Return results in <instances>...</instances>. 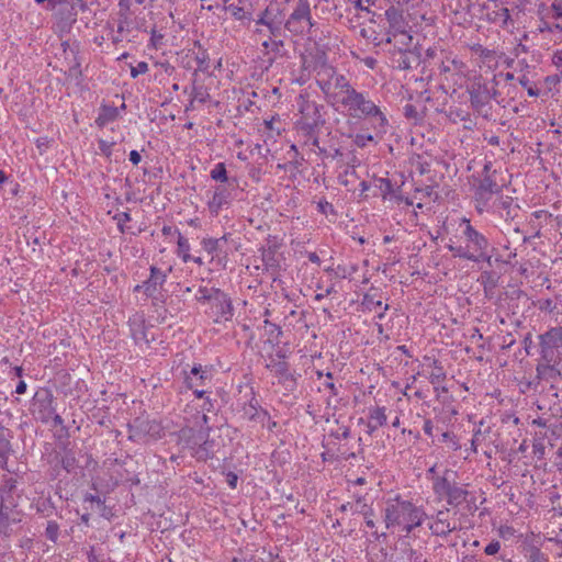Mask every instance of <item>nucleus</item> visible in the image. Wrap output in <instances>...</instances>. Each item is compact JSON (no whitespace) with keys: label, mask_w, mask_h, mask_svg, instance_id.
Returning <instances> with one entry per match:
<instances>
[{"label":"nucleus","mask_w":562,"mask_h":562,"mask_svg":"<svg viewBox=\"0 0 562 562\" xmlns=\"http://www.w3.org/2000/svg\"><path fill=\"white\" fill-rule=\"evenodd\" d=\"M317 211L323 214V215H333V216H336L337 215V212L334 207V205L328 202L326 199H321L318 202H317Z\"/></svg>","instance_id":"e2e57ef3"},{"label":"nucleus","mask_w":562,"mask_h":562,"mask_svg":"<svg viewBox=\"0 0 562 562\" xmlns=\"http://www.w3.org/2000/svg\"><path fill=\"white\" fill-rule=\"evenodd\" d=\"M436 442L447 443L452 451L461 449L459 439L452 431H441L440 435L436 437Z\"/></svg>","instance_id":"49530a36"},{"label":"nucleus","mask_w":562,"mask_h":562,"mask_svg":"<svg viewBox=\"0 0 562 562\" xmlns=\"http://www.w3.org/2000/svg\"><path fill=\"white\" fill-rule=\"evenodd\" d=\"M539 14L540 21L537 27V31L539 33H562V24L549 22V19H551L549 10H547L544 14H542L541 11H539Z\"/></svg>","instance_id":"a19ab883"},{"label":"nucleus","mask_w":562,"mask_h":562,"mask_svg":"<svg viewBox=\"0 0 562 562\" xmlns=\"http://www.w3.org/2000/svg\"><path fill=\"white\" fill-rule=\"evenodd\" d=\"M362 305L364 310L373 311L375 308H382V311L378 314V318L382 319L385 315V312L389 310V305H383L381 300H375L374 296L370 293H366L362 299Z\"/></svg>","instance_id":"37998d69"},{"label":"nucleus","mask_w":562,"mask_h":562,"mask_svg":"<svg viewBox=\"0 0 562 562\" xmlns=\"http://www.w3.org/2000/svg\"><path fill=\"white\" fill-rule=\"evenodd\" d=\"M271 20H277V14H272V9L270 7H267L263 11H261L257 19H254L255 23L257 25L266 26L268 25Z\"/></svg>","instance_id":"680f3d73"},{"label":"nucleus","mask_w":562,"mask_h":562,"mask_svg":"<svg viewBox=\"0 0 562 562\" xmlns=\"http://www.w3.org/2000/svg\"><path fill=\"white\" fill-rule=\"evenodd\" d=\"M353 512L359 513L363 516L367 527L371 529L375 527V522L373 520L374 509L372 508L371 505L364 502L363 496H359L357 498Z\"/></svg>","instance_id":"4c0bfd02"},{"label":"nucleus","mask_w":562,"mask_h":562,"mask_svg":"<svg viewBox=\"0 0 562 562\" xmlns=\"http://www.w3.org/2000/svg\"><path fill=\"white\" fill-rule=\"evenodd\" d=\"M387 423L386 407L374 406L368 408L367 434L372 436L380 427Z\"/></svg>","instance_id":"393cba45"},{"label":"nucleus","mask_w":562,"mask_h":562,"mask_svg":"<svg viewBox=\"0 0 562 562\" xmlns=\"http://www.w3.org/2000/svg\"><path fill=\"white\" fill-rule=\"evenodd\" d=\"M472 49L484 60H490L496 56L494 49L483 47L481 44H476Z\"/></svg>","instance_id":"774afa93"},{"label":"nucleus","mask_w":562,"mask_h":562,"mask_svg":"<svg viewBox=\"0 0 562 562\" xmlns=\"http://www.w3.org/2000/svg\"><path fill=\"white\" fill-rule=\"evenodd\" d=\"M297 124L300 125V131L307 138L318 134V131L321 128V126H318L317 123H311L310 121L304 120H301L300 122H297Z\"/></svg>","instance_id":"bf43d9fd"},{"label":"nucleus","mask_w":562,"mask_h":562,"mask_svg":"<svg viewBox=\"0 0 562 562\" xmlns=\"http://www.w3.org/2000/svg\"><path fill=\"white\" fill-rule=\"evenodd\" d=\"M183 384L187 389L205 386L212 380V367L194 363L190 370H182Z\"/></svg>","instance_id":"4468645a"},{"label":"nucleus","mask_w":562,"mask_h":562,"mask_svg":"<svg viewBox=\"0 0 562 562\" xmlns=\"http://www.w3.org/2000/svg\"><path fill=\"white\" fill-rule=\"evenodd\" d=\"M383 513L386 529L393 530L398 528L406 535L420 527L425 519L428 518L423 506H417L412 501L402 498L401 495L389 498L385 502Z\"/></svg>","instance_id":"f257e3e1"},{"label":"nucleus","mask_w":562,"mask_h":562,"mask_svg":"<svg viewBox=\"0 0 562 562\" xmlns=\"http://www.w3.org/2000/svg\"><path fill=\"white\" fill-rule=\"evenodd\" d=\"M175 232H177V235H178L177 255H178V257H180L182 259L183 262H190L191 259H193V256L190 255L191 247H190L189 240L182 236V234L180 233L179 229H176Z\"/></svg>","instance_id":"a18cd8bd"},{"label":"nucleus","mask_w":562,"mask_h":562,"mask_svg":"<svg viewBox=\"0 0 562 562\" xmlns=\"http://www.w3.org/2000/svg\"><path fill=\"white\" fill-rule=\"evenodd\" d=\"M56 25L61 32L69 33L77 22L78 12L69 1L67 4L58 8L53 14Z\"/></svg>","instance_id":"412c9836"},{"label":"nucleus","mask_w":562,"mask_h":562,"mask_svg":"<svg viewBox=\"0 0 562 562\" xmlns=\"http://www.w3.org/2000/svg\"><path fill=\"white\" fill-rule=\"evenodd\" d=\"M210 177L212 180L220 181L221 183H231L226 170V165L224 162L215 164L213 169L210 171Z\"/></svg>","instance_id":"09e8293b"},{"label":"nucleus","mask_w":562,"mask_h":562,"mask_svg":"<svg viewBox=\"0 0 562 562\" xmlns=\"http://www.w3.org/2000/svg\"><path fill=\"white\" fill-rule=\"evenodd\" d=\"M149 34H150V38H149L148 47L153 48V49L160 48L164 45V38H165V33L162 32V27L158 30L157 26L154 25L150 29Z\"/></svg>","instance_id":"603ef678"},{"label":"nucleus","mask_w":562,"mask_h":562,"mask_svg":"<svg viewBox=\"0 0 562 562\" xmlns=\"http://www.w3.org/2000/svg\"><path fill=\"white\" fill-rule=\"evenodd\" d=\"M195 79H193L192 89H191V98L194 101H198L200 103H205L210 99V93L203 86H196Z\"/></svg>","instance_id":"6e6d98bb"},{"label":"nucleus","mask_w":562,"mask_h":562,"mask_svg":"<svg viewBox=\"0 0 562 562\" xmlns=\"http://www.w3.org/2000/svg\"><path fill=\"white\" fill-rule=\"evenodd\" d=\"M18 479L4 474L0 481V504L19 505L21 492L18 487Z\"/></svg>","instance_id":"a211bd4d"},{"label":"nucleus","mask_w":562,"mask_h":562,"mask_svg":"<svg viewBox=\"0 0 562 562\" xmlns=\"http://www.w3.org/2000/svg\"><path fill=\"white\" fill-rule=\"evenodd\" d=\"M350 437V427L349 426H340L337 430H330L328 432V438L334 440L347 439Z\"/></svg>","instance_id":"69168bd1"},{"label":"nucleus","mask_w":562,"mask_h":562,"mask_svg":"<svg viewBox=\"0 0 562 562\" xmlns=\"http://www.w3.org/2000/svg\"><path fill=\"white\" fill-rule=\"evenodd\" d=\"M495 247L492 245V248L488 250H482L477 255H475L473 258H471L469 261L474 263H485L488 268H493L494 265V251Z\"/></svg>","instance_id":"de8ad7c7"},{"label":"nucleus","mask_w":562,"mask_h":562,"mask_svg":"<svg viewBox=\"0 0 562 562\" xmlns=\"http://www.w3.org/2000/svg\"><path fill=\"white\" fill-rule=\"evenodd\" d=\"M224 10L228 11L232 18L235 21H238L243 26L248 27L250 23L254 21V10L249 9L248 7H244L238 3H231L228 5H224Z\"/></svg>","instance_id":"cd10ccee"},{"label":"nucleus","mask_w":562,"mask_h":562,"mask_svg":"<svg viewBox=\"0 0 562 562\" xmlns=\"http://www.w3.org/2000/svg\"><path fill=\"white\" fill-rule=\"evenodd\" d=\"M59 532H60V527H59L58 522L55 520H48L45 531H44V537L47 540L52 541L53 543H57L58 538H59Z\"/></svg>","instance_id":"5fc2aeb1"},{"label":"nucleus","mask_w":562,"mask_h":562,"mask_svg":"<svg viewBox=\"0 0 562 562\" xmlns=\"http://www.w3.org/2000/svg\"><path fill=\"white\" fill-rule=\"evenodd\" d=\"M57 403L53 392L47 387H40L30 405V412L35 420L42 424L53 423L54 427L63 426L64 419L57 413Z\"/></svg>","instance_id":"423d86ee"},{"label":"nucleus","mask_w":562,"mask_h":562,"mask_svg":"<svg viewBox=\"0 0 562 562\" xmlns=\"http://www.w3.org/2000/svg\"><path fill=\"white\" fill-rule=\"evenodd\" d=\"M318 86H319L321 90L325 93L326 100L330 104H333V105L338 104L337 103V99H339L338 94L336 92H331L330 91V88L333 86V81L331 80L318 81Z\"/></svg>","instance_id":"13d9d810"},{"label":"nucleus","mask_w":562,"mask_h":562,"mask_svg":"<svg viewBox=\"0 0 562 562\" xmlns=\"http://www.w3.org/2000/svg\"><path fill=\"white\" fill-rule=\"evenodd\" d=\"M431 366H432V371L429 374L428 379H429V382L434 386V391L436 393H438L439 384L446 380L447 374H446L443 366L441 364V362L438 359H434Z\"/></svg>","instance_id":"ea45409f"},{"label":"nucleus","mask_w":562,"mask_h":562,"mask_svg":"<svg viewBox=\"0 0 562 562\" xmlns=\"http://www.w3.org/2000/svg\"><path fill=\"white\" fill-rule=\"evenodd\" d=\"M262 263L268 271H277L280 268L279 260L277 258V246L261 247Z\"/></svg>","instance_id":"72a5a7b5"},{"label":"nucleus","mask_w":562,"mask_h":562,"mask_svg":"<svg viewBox=\"0 0 562 562\" xmlns=\"http://www.w3.org/2000/svg\"><path fill=\"white\" fill-rule=\"evenodd\" d=\"M385 19L389 23L387 37L386 43H391V36H396L397 34H402L406 32L407 22L404 18V7H398L395 3H392L385 10Z\"/></svg>","instance_id":"2eb2a0df"},{"label":"nucleus","mask_w":562,"mask_h":562,"mask_svg":"<svg viewBox=\"0 0 562 562\" xmlns=\"http://www.w3.org/2000/svg\"><path fill=\"white\" fill-rule=\"evenodd\" d=\"M420 63V54L417 49H406L401 52V56L397 59V67L402 70H407L413 68V65H418Z\"/></svg>","instance_id":"e433bc0d"},{"label":"nucleus","mask_w":562,"mask_h":562,"mask_svg":"<svg viewBox=\"0 0 562 562\" xmlns=\"http://www.w3.org/2000/svg\"><path fill=\"white\" fill-rule=\"evenodd\" d=\"M233 183H221L215 187L212 199L209 201L207 206L213 215H218L223 207H227L234 199Z\"/></svg>","instance_id":"f3484780"},{"label":"nucleus","mask_w":562,"mask_h":562,"mask_svg":"<svg viewBox=\"0 0 562 562\" xmlns=\"http://www.w3.org/2000/svg\"><path fill=\"white\" fill-rule=\"evenodd\" d=\"M423 430L427 437H429L432 441V443H436V437L435 430L439 431V427H435L434 420L431 418H425Z\"/></svg>","instance_id":"0e129e2a"},{"label":"nucleus","mask_w":562,"mask_h":562,"mask_svg":"<svg viewBox=\"0 0 562 562\" xmlns=\"http://www.w3.org/2000/svg\"><path fill=\"white\" fill-rule=\"evenodd\" d=\"M119 109H115L113 104L102 103L98 110V116L94 120V124L98 128H104L106 125L117 121Z\"/></svg>","instance_id":"bb28decb"},{"label":"nucleus","mask_w":562,"mask_h":562,"mask_svg":"<svg viewBox=\"0 0 562 562\" xmlns=\"http://www.w3.org/2000/svg\"><path fill=\"white\" fill-rule=\"evenodd\" d=\"M127 325L132 339L136 345L142 342L149 345L150 340L147 337V325L145 315L142 312H136L128 317Z\"/></svg>","instance_id":"6ab92c4d"},{"label":"nucleus","mask_w":562,"mask_h":562,"mask_svg":"<svg viewBox=\"0 0 562 562\" xmlns=\"http://www.w3.org/2000/svg\"><path fill=\"white\" fill-rule=\"evenodd\" d=\"M554 362L543 361V363H538L536 367L537 378L539 380L546 381H554L560 375L561 372L553 364Z\"/></svg>","instance_id":"c9c22d12"},{"label":"nucleus","mask_w":562,"mask_h":562,"mask_svg":"<svg viewBox=\"0 0 562 562\" xmlns=\"http://www.w3.org/2000/svg\"><path fill=\"white\" fill-rule=\"evenodd\" d=\"M469 495V491L464 488L460 484H454V486L448 491L447 495L443 497L446 499L447 504L451 507H458L463 502L467 501V497Z\"/></svg>","instance_id":"473e14b6"},{"label":"nucleus","mask_w":562,"mask_h":562,"mask_svg":"<svg viewBox=\"0 0 562 562\" xmlns=\"http://www.w3.org/2000/svg\"><path fill=\"white\" fill-rule=\"evenodd\" d=\"M501 192V187L497 184L493 176L482 177L474 189V200L477 203L476 210L481 213L488 204L493 194Z\"/></svg>","instance_id":"ddd939ff"},{"label":"nucleus","mask_w":562,"mask_h":562,"mask_svg":"<svg viewBox=\"0 0 562 562\" xmlns=\"http://www.w3.org/2000/svg\"><path fill=\"white\" fill-rule=\"evenodd\" d=\"M375 187L381 191V196L386 200L394 194L393 183L389 178H376L374 180Z\"/></svg>","instance_id":"3c124183"},{"label":"nucleus","mask_w":562,"mask_h":562,"mask_svg":"<svg viewBox=\"0 0 562 562\" xmlns=\"http://www.w3.org/2000/svg\"><path fill=\"white\" fill-rule=\"evenodd\" d=\"M314 25L308 0H297L293 12L284 22V29L292 35H302L307 26Z\"/></svg>","instance_id":"6e6552de"},{"label":"nucleus","mask_w":562,"mask_h":562,"mask_svg":"<svg viewBox=\"0 0 562 562\" xmlns=\"http://www.w3.org/2000/svg\"><path fill=\"white\" fill-rule=\"evenodd\" d=\"M212 427L195 428L186 426L178 434V443L182 450L189 451L190 456L199 462H205L214 458L215 441L210 438Z\"/></svg>","instance_id":"20e7f679"},{"label":"nucleus","mask_w":562,"mask_h":562,"mask_svg":"<svg viewBox=\"0 0 562 562\" xmlns=\"http://www.w3.org/2000/svg\"><path fill=\"white\" fill-rule=\"evenodd\" d=\"M499 278L501 276L492 269L483 270L479 278V282L485 291L493 290L497 286Z\"/></svg>","instance_id":"c03bdc74"},{"label":"nucleus","mask_w":562,"mask_h":562,"mask_svg":"<svg viewBox=\"0 0 562 562\" xmlns=\"http://www.w3.org/2000/svg\"><path fill=\"white\" fill-rule=\"evenodd\" d=\"M498 205L502 210L506 212L505 220H514L518 216V212L520 206L518 203H515L514 198L505 195L501 196L498 200Z\"/></svg>","instance_id":"79ce46f5"},{"label":"nucleus","mask_w":562,"mask_h":562,"mask_svg":"<svg viewBox=\"0 0 562 562\" xmlns=\"http://www.w3.org/2000/svg\"><path fill=\"white\" fill-rule=\"evenodd\" d=\"M250 394L251 396L249 401L243 404V417L254 423L255 419H258L259 416L257 415L262 409V407L259 401L256 398V393L254 389H251Z\"/></svg>","instance_id":"f704fd0d"},{"label":"nucleus","mask_w":562,"mask_h":562,"mask_svg":"<svg viewBox=\"0 0 562 562\" xmlns=\"http://www.w3.org/2000/svg\"><path fill=\"white\" fill-rule=\"evenodd\" d=\"M539 353L542 361L562 360V326H553L538 336Z\"/></svg>","instance_id":"0eeeda50"},{"label":"nucleus","mask_w":562,"mask_h":562,"mask_svg":"<svg viewBox=\"0 0 562 562\" xmlns=\"http://www.w3.org/2000/svg\"><path fill=\"white\" fill-rule=\"evenodd\" d=\"M266 27L268 29L270 38L283 37L285 35L286 30L284 29V24L282 25L281 20H271Z\"/></svg>","instance_id":"4d7b16f0"},{"label":"nucleus","mask_w":562,"mask_h":562,"mask_svg":"<svg viewBox=\"0 0 562 562\" xmlns=\"http://www.w3.org/2000/svg\"><path fill=\"white\" fill-rule=\"evenodd\" d=\"M528 562H549L548 557L537 547L529 549Z\"/></svg>","instance_id":"338daca9"},{"label":"nucleus","mask_w":562,"mask_h":562,"mask_svg":"<svg viewBox=\"0 0 562 562\" xmlns=\"http://www.w3.org/2000/svg\"><path fill=\"white\" fill-rule=\"evenodd\" d=\"M266 368L279 378V383H281L285 390L293 392L296 389L297 378L290 371V366L286 361H277L273 357H270V363H268Z\"/></svg>","instance_id":"dca6fc26"},{"label":"nucleus","mask_w":562,"mask_h":562,"mask_svg":"<svg viewBox=\"0 0 562 562\" xmlns=\"http://www.w3.org/2000/svg\"><path fill=\"white\" fill-rule=\"evenodd\" d=\"M83 508L86 510L97 512L102 518L111 520L113 517L112 507L105 504V497L101 498L98 495L86 493L82 497Z\"/></svg>","instance_id":"5701e85b"},{"label":"nucleus","mask_w":562,"mask_h":562,"mask_svg":"<svg viewBox=\"0 0 562 562\" xmlns=\"http://www.w3.org/2000/svg\"><path fill=\"white\" fill-rule=\"evenodd\" d=\"M448 509H440L431 518L434 521L429 524L428 528L434 536L447 537L452 531L457 530V526L452 525L447 518Z\"/></svg>","instance_id":"b1692460"},{"label":"nucleus","mask_w":562,"mask_h":562,"mask_svg":"<svg viewBox=\"0 0 562 562\" xmlns=\"http://www.w3.org/2000/svg\"><path fill=\"white\" fill-rule=\"evenodd\" d=\"M457 479V472L451 469H445L441 475H432V492L438 499H443L448 491H450Z\"/></svg>","instance_id":"aec40b11"},{"label":"nucleus","mask_w":562,"mask_h":562,"mask_svg":"<svg viewBox=\"0 0 562 562\" xmlns=\"http://www.w3.org/2000/svg\"><path fill=\"white\" fill-rule=\"evenodd\" d=\"M48 463H57V465H60L66 473H72L77 468L78 461L72 450L64 449L63 453L57 451L52 453L49 456Z\"/></svg>","instance_id":"a878e982"},{"label":"nucleus","mask_w":562,"mask_h":562,"mask_svg":"<svg viewBox=\"0 0 562 562\" xmlns=\"http://www.w3.org/2000/svg\"><path fill=\"white\" fill-rule=\"evenodd\" d=\"M128 440L139 442L146 437L160 438L161 425L147 417L138 416L127 424Z\"/></svg>","instance_id":"1a4fd4ad"},{"label":"nucleus","mask_w":562,"mask_h":562,"mask_svg":"<svg viewBox=\"0 0 562 562\" xmlns=\"http://www.w3.org/2000/svg\"><path fill=\"white\" fill-rule=\"evenodd\" d=\"M482 9L486 11L485 20L488 23L497 24L502 29H507L513 24L509 9L503 0H487V3H484Z\"/></svg>","instance_id":"f8f14e48"},{"label":"nucleus","mask_w":562,"mask_h":562,"mask_svg":"<svg viewBox=\"0 0 562 562\" xmlns=\"http://www.w3.org/2000/svg\"><path fill=\"white\" fill-rule=\"evenodd\" d=\"M32 507L35 509L36 514L41 517L48 518L56 514V505L50 495H40L34 498L32 503Z\"/></svg>","instance_id":"c85d7f7f"},{"label":"nucleus","mask_w":562,"mask_h":562,"mask_svg":"<svg viewBox=\"0 0 562 562\" xmlns=\"http://www.w3.org/2000/svg\"><path fill=\"white\" fill-rule=\"evenodd\" d=\"M23 512L19 505L0 504V536L10 538L22 522Z\"/></svg>","instance_id":"9d476101"},{"label":"nucleus","mask_w":562,"mask_h":562,"mask_svg":"<svg viewBox=\"0 0 562 562\" xmlns=\"http://www.w3.org/2000/svg\"><path fill=\"white\" fill-rule=\"evenodd\" d=\"M114 145H115V142H109V140H105L102 138L99 139L98 148H99L100 155L104 156L109 161H112Z\"/></svg>","instance_id":"052dcab7"},{"label":"nucleus","mask_w":562,"mask_h":562,"mask_svg":"<svg viewBox=\"0 0 562 562\" xmlns=\"http://www.w3.org/2000/svg\"><path fill=\"white\" fill-rule=\"evenodd\" d=\"M195 301L201 305H206L204 313L215 324L231 322L235 314L232 297L228 293L215 286H199Z\"/></svg>","instance_id":"7ed1b4c3"},{"label":"nucleus","mask_w":562,"mask_h":562,"mask_svg":"<svg viewBox=\"0 0 562 562\" xmlns=\"http://www.w3.org/2000/svg\"><path fill=\"white\" fill-rule=\"evenodd\" d=\"M12 431L0 424V467L4 468L8 463L10 453L12 452L11 439Z\"/></svg>","instance_id":"7c9ffc66"},{"label":"nucleus","mask_w":562,"mask_h":562,"mask_svg":"<svg viewBox=\"0 0 562 562\" xmlns=\"http://www.w3.org/2000/svg\"><path fill=\"white\" fill-rule=\"evenodd\" d=\"M470 103L474 111L487 119L491 114L492 105L488 102V85L481 81L473 82L469 88Z\"/></svg>","instance_id":"9b49d317"},{"label":"nucleus","mask_w":562,"mask_h":562,"mask_svg":"<svg viewBox=\"0 0 562 562\" xmlns=\"http://www.w3.org/2000/svg\"><path fill=\"white\" fill-rule=\"evenodd\" d=\"M323 105L317 104L316 102L307 101L301 109L304 121H310L311 123H317L318 126H323L325 124V119L323 117L322 110Z\"/></svg>","instance_id":"c756f323"},{"label":"nucleus","mask_w":562,"mask_h":562,"mask_svg":"<svg viewBox=\"0 0 562 562\" xmlns=\"http://www.w3.org/2000/svg\"><path fill=\"white\" fill-rule=\"evenodd\" d=\"M459 227L461 228L460 239L464 245L448 244L446 248L452 254V257L469 261L480 251L492 248L488 238L479 232L469 218H461Z\"/></svg>","instance_id":"39448f33"},{"label":"nucleus","mask_w":562,"mask_h":562,"mask_svg":"<svg viewBox=\"0 0 562 562\" xmlns=\"http://www.w3.org/2000/svg\"><path fill=\"white\" fill-rule=\"evenodd\" d=\"M221 240L226 241L227 240L226 235H224L221 238H212V237L203 238L201 240V246H202L203 250H205L209 255L214 256L220 251Z\"/></svg>","instance_id":"8fccbe9b"},{"label":"nucleus","mask_w":562,"mask_h":562,"mask_svg":"<svg viewBox=\"0 0 562 562\" xmlns=\"http://www.w3.org/2000/svg\"><path fill=\"white\" fill-rule=\"evenodd\" d=\"M194 47L199 48V52L194 55V60L196 61V69L194 70L193 76L195 77L199 71L201 72H207L210 68V55L207 49H205L200 41L194 42Z\"/></svg>","instance_id":"58836bf2"},{"label":"nucleus","mask_w":562,"mask_h":562,"mask_svg":"<svg viewBox=\"0 0 562 562\" xmlns=\"http://www.w3.org/2000/svg\"><path fill=\"white\" fill-rule=\"evenodd\" d=\"M333 86L338 90L336 92L339 98H348L356 89L351 86L349 79L342 75L334 71L331 76Z\"/></svg>","instance_id":"2f4dec72"},{"label":"nucleus","mask_w":562,"mask_h":562,"mask_svg":"<svg viewBox=\"0 0 562 562\" xmlns=\"http://www.w3.org/2000/svg\"><path fill=\"white\" fill-rule=\"evenodd\" d=\"M349 117L368 121L378 134H385L389 120L381 106L375 103L368 91H353L348 98L337 99Z\"/></svg>","instance_id":"f03ea898"},{"label":"nucleus","mask_w":562,"mask_h":562,"mask_svg":"<svg viewBox=\"0 0 562 562\" xmlns=\"http://www.w3.org/2000/svg\"><path fill=\"white\" fill-rule=\"evenodd\" d=\"M171 270L169 268L168 271H164L157 266L151 265L149 267V277L145 280V295L154 296V293L160 292L164 284L167 282L168 272Z\"/></svg>","instance_id":"4be33fe9"},{"label":"nucleus","mask_w":562,"mask_h":562,"mask_svg":"<svg viewBox=\"0 0 562 562\" xmlns=\"http://www.w3.org/2000/svg\"><path fill=\"white\" fill-rule=\"evenodd\" d=\"M112 218L113 221L116 222L117 229L120 231V233L134 234L133 232H131V227L125 225L127 222L132 220L131 214L128 212H117L112 216Z\"/></svg>","instance_id":"864d4df0"}]
</instances>
